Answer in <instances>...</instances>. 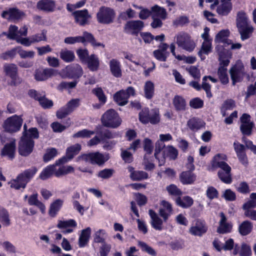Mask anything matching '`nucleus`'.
<instances>
[{
  "instance_id": "6e6552de",
  "label": "nucleus",
  "mask_w": 256,
  "mask_h": 256,
  "mask_svg": "<svg viewBox=\"0 0 256 256\" xmlns=\"http://www.w3.org/2000/svg\"><path fill=\"white\" fill-rule=\"evenodd\" d=\"M176 43L179 47L189 52H192L196 44L191 40L188 34L184 32H180L176 36Z\"/></svg>"
},
{
  "instance_id": "5701e85b",
  "label": "nucleus",
  "mask_w": 256,
  "mask_h": 256,
  "mask_svg": "<svg viewBox=\"0 0 256 256\" xmlns=\"http://www.w3.org/2000/svg\"><path fill=\"white\" fill-rule=\"evenodd\" d=\"M74 18L75 22L80 26H84L88 24L90 16L86 10H76L72 14Z\"/></svg>"
},
{
  "instance_id": "72a5a7b5",
  "label": "nucleus",
  "mask_w": 256,
  "mask_h": 256,
  "mask_svg": "<svg viewBox=\"0 0 256 256\" xmlns=\"http://www.w3.org/2000/svg\"><path fill=\"white\" fill-rule=\"evenodd\" d=\"M229 35L228 30H222L220 31L216 36L215 41L218 43H224V46L229 45L231 44V40L228 39Z\"/></svg>"
},
{
  "instance_id": "473e14b6",
  "label": "nucleus",
  "mask_w": 256,
  "mask_h": 256,
  "mask_svg": "<svg viewBox=\"0 0 256 256\" xmlns=\"http://www.w3.org/2000/svg\"><path fill=\"white\" fill-rule=\"evenodd\" d=\"M192 171L183 172L180 175V180L183 184H188L193 183L196 180V176Z\"/></svg>"
},
{
  "instance_id": "a211bd4d",
  "label": "nucleus",
  "mask_w": 256,
  "mask_h": 256,
  "mask_svg": "<svg viewBox=\"0 0 256 256\" xmlns=\"http://www.w3.org/2000/svg\"><path fill=\"white\" fill-rule=\"evenodd\" d=\"M38 10L46 12H52L56 10V2L54 0H40L36 4Z\"/></svg>"
},
{
  "instance_id": "cd10ccee",
  "label": "nucleus",
  "mask_w": 256,
  "mask_h": 256,
  "mask_svg": "<svg viewBox=\"0 0 256 256\" xmlns=\"http://www.w3.org/2000/svg\"><path fill=\"white\" fill-rule=\"evenodd\" d=\"M239 254L240 256H250L252 254L251 248L250 246L246 243H242L241 245L240 250L238 244H235L233 251L234 255Z\"/></svg>"
},
{
  "instance_id": "49530a36",
  "label": "nucleus",
  "mask_w": 256,
  "mask_h": 256,
  "mask_svg": "<svg viewBox=\"0 0 256 256\" xmlns=\"http://www.w3.org/2000/svg\"><path fill=\"white\" fill-rule=\"evenodd\" d=\"M107 234L104 230H99L94 234V241L96 243L103 244L105 242Z\"/></svg>"
},
{
  "instance_id": "bf43d9fd",
  "label": "nucleus",
  "mask_w": 256,
  "mask_h": 256,
  "mask_svg": "<svg viewBox=\"0 0 256 256\" xmlns=\"http://www.w3.org/2000/svg\"><path fill=\"white\" fill-rule=\"evenodd\" d=\"M186 70L188 72L189 74L192 78L196 80H199L200 78V70L195 66H190L186 68Z\"/></svg>"
},
{
  "instance_id": "4be33fe9",
  "label": "nucleus",
  "mask_w": 256,
  "mask_h": 256,
  "mask_svg": "<svg viewBox=\"0 0 256 256\" xmlns=\"http://www.w3.org/2000/svg\"><path fill=\"white\" fill-rule=\"evenodd\" d=\"M220 220L218 222L217 232L219 234H224L231 232L232 225L227 222V218L223 212L220 213Z\"/></svg>"
},
{
  "instance_id": "7c9ffc66",
  "label": "nucleus",
  "mask_w": 256,
  "mask_h": 256,
  "mask_svg": "<svg viewBox=\"0 0 256 256\" xmlns=\"http://www.w3.org/2000/svg\"><path fill=\"white\" fill-rule=\"evenodd\" d=\"M84 62L86 63L88 68L92 71H96L98 68L99 60L94 54L90 56Z\"/></svg>"
},
{
  "instance_id": "39448f33",
  "label": "nucleus",
  "mask_w": 256,
  "mask_h": 256,
  "mask_svg": "<svg viewBox=\"0 0 256 256\" xmlns=\"http://www.w3.org/2000/svg\"><path fill=\"white\" fill-rule=\"evenodd\" d=\"M101 120L102 124L106 127L116 128L121 124L118 114L112 109L108 110L102 115Z\"/></svg>"
},
{
  "instance_id": "f704fd0d",
  "label": "nucleus",
  "mask_w": 256,
  "mask_h": 256,
  "mask_svg": "<svg viewBox=\"0 0 256 256\" xmlns=\"http://www.w3.org/2000/svg\"><path fill=\"white\" fill-rule=\"evenodd\" d=\"M232 8L230 0H222V4L218 6L216 11L219 14L226 15Z\"/></svg>"
},
{
  "instance_id": "393cba45",
  "label": "nucleus",
  "mask_w": 256,
  "mask_h": 256,
  "mask_svg": "<svg viewBox=\"0 0 256 256\" xmlns=\"http://www.w3.org/2000/svg\"><path fill=\"white\" fill-rule=\"evenodd\" d=\"M161 204L162 207L160 208L159 214L163 218L164 221L166 222L169 216L172 214V205L165 200H162Z\"/></svg>"
},
{
  "instance_id": "e433bc0d",
  "label": "nucleus",
  "mask_w": 256,
  "mask_h": 256,
  "mask_svg": "<svg viewBox=\"0 0 256 256\" xmlns=\"http://www.w3.org/2000/svg\"><path fill=\"white\" fill-rule=\"evenodd\" d=\"M114 100L120 106H124L128 102V95L125 94L124 90L117 92L114 96Z\"/></svg>"
},
{
  "instance_id": "b1692460",
  "label": "nucleus",
  "mask_w": 256,
  "mask_h": 256,
  "mask_svg": "<svg viewBox=\"0 0 256 256\" xmlns=\"http://www.w3.org/2000/svg\"><path fill=\"white\" fill-rule=\"evenodd\" d=\"M128 170L130 173V178L132 180L141 181L148 178V173L142 170H135L132 166H128Z\"/></svg>"
},
{
  "instance_id": "6e6d98bb",
  "label": "nucleus",
  "mask_w": 256,
  "mask_h": 256,
  "mask_svg": "<svg viewBox=\"0 0 256 256\" xmlns=\"http://www.w3.org/2000/svg\"><path fill=\"white\" fill-rule=\"evenodd\" d=\"M100 134L101 136L102 142H104L107 139L114 138L120 136L119 132H112L108 130H106L104 132H100Z\"/></svg>"
},
{
  "instance_id": "2eb2a0df",
  "label": "nucleus",
  "mask_w": 256,
  "mask_h": 256,
  "mask_svg": "<svg viewBox=\"0 0 256 256\" xmlns=\"http://www.w3.org/2000/svg\"><path fill=\"white\" fill-rule=\"evenodd\" d=\"M144 26V22L140 20H131L127 22L124 29L127 32L133 35H137Z\"/></svg>"
},
{
  "instance_id": "423d86ee",
  "label": "nucleus",
  "mask_w": 256,
  "mask_h": 256,
  "mask_svg": "<svg viewBox=\"0 0 256 256\" xmlns=\"http://www.w3.org/2000/svg\"><path fill=\"white\" fill-rule=\"evenodd\" d=\"M78 158L86 162L101 166L106 162L110 157L108 154H102L99 152H95L82 155Z\"/></svg>"
},
{
  "instance_id": "680f3d73",
  "label": "nucleus",
  "mask_w": 256,
  "mask_h": 256,
  "mask_svg": "<svg viewBox=\"0 0 256 256\" xmlns=\"http://www.w3.org/2000/svg\"><path fill=\"white\" fill-rule=\"evenodd\" d=\"M164 152L170 157V159L175 160L178 156V151L172 146H166Z\"/></svg>"
},
{
  "instance_id": "6ab92c4d",
  "label": "nucleus",
  "mask_w": 256,
  "mask_h": 256,
  "mask_svg": "<svg viewBox=\"0 0 256 256\" xmlns=\"http://www.w3.org/2000/svg\"><path fill=\"white\" fill-rule=\"evenodd\" d=\"M234 148L240 162L242 164L246 166L248 164V160L245 152L246 146L238 142H235L234 143Z\"/></svg>"
},
{
  "instance_id": "79ce46f5",
  "label": "nucleus",
  "mask_w": 256,
  "mask_h": 256,
  "mask_svg": "<svg viewBox=\"0 0 256 256\" xmlns=\"http://www.w3.org/2000/svg\"><path fill=\"white\" fill-rule=\"evenodd\" d=\"M176 204L183 208H188L190 207L193 204L194 201L193 200L188 196H186L182 198H180V197H178L176 200Z\"/></svg>"
},
{
  "instance_id": "09e8293b",
  "label": "nucleus",
  "mask_w": 256,
  "mask_h": 256,
  "mask_svg": "<svg viewBox=\"0 0 256 256\" xmlns=\"http://www.w3.org/2000/svg\"><path fill=\"white\" fill-rule=\"evenodd\" d=\"M37 196L38 194H36L30 196L28 200V204L30 205L36 206L42 212H44L45 206L42 202L38 200Z\"/></svg>"
},
{
  "instance_id": "e2e57ef3",
  "label": "nucleus",
  "mask_w": 256,
  "mask_h": 256,
  "mask_svg": "<svg viewBox=\"0 0 256 256\" xmlns=\"http://www.w3.org/2000/svg\"><path fill=\"white\" fill-rule=\"evenodd\" d=\"M235 107L234 102L232 100H226L223 104L221 111L222 113V116H224L226 114V110H232Z\"/></svg>"
},
{
  "instance_id": "aec40b11",
  "label": "nucleus",
  "mask_w": 256,
  "mask_h": 256,
  "mask_svg": "<svg viewBox=\"0 0 256 256\" xmlns=\"http://www.w3.org/2000/svg\"><path fill=\"white\" fill-rule=\"evenodd\" d=\"M58 74V72L52 68H46L44 70H37L35 72L34 77L38 81H43L48 78L55 76Z\"/></svg>"
},
{
  "instance_id": "0eeeda50",
  "label": "nucleus",
  "mask_w": 256,
  "mask_h": 256,
  "mask_svg": "<svg viewBox=\"0 0 256 256\" xmlns=\"http://www.w3.org/2000/svg\"><path fill=\"white\" fill-rule=\"evenodd\" d=\"M139 118L144 124L150 122L153 124H156L160 121L159 111L157 109H153L150 112L148 108H144L140 112Z\"/></svg>"
},
{
  "instance_id": "9b49d317",
  "label": "nucleus",
  "mask_w": 256,
  "mask_h": 256,
  "mask_svg": "<svg viewBox=\"0 0 256 256\" xmlns=\"http://www.w3.org/2000/svg\"><path fill=\"white\" fill-rule=\"evenodd\" d=\"M79 105V99H72L64 106L57 111L56 116L58 118H63L74 111Z\"/></svg>"
},
{
  "instance_id": "3c124183",
  "label": "nucleus",
  "mask_w": 256,
  "mask_h": 256,
  "mask_svg": "<svg viewBox=\"0 0 256 256\" xmlns=\"http://www.w3.org/2000/svg\"><path fill=\"white\" fill-rule=\"evenodd\" d=\"M62 200H57L51 204L48 212L51 216L54 217L56 216L62 206Z\"/></svg>"
},
{
  "instance_id": "338daca9",
  "label": "nucleus",
  "mask_w": 256,
  "mask_h": 256,
  "mask_svg": "<svg viewBox=\"0 0 256 256\" xmlns=\"http://www.w3.org/2000/svg\"><path fill=\"white\" fill-rule=\"evenodd\" d=\"M18 54L22 58H33L34 56L35 52L32 50L26 51L20 47H18Z\"/></svg>"
},
{
  "instance_id": "f3484780",
  "label": "nucleus",
  "mask_w": 256,
  "mask_h": 256,
  "mask_svg": "<svg viewBox=\"0 0 256 256\" xmlns=\"http://www.w3.org/2000/svg\"><path fill=\"white\" fill-rule=\"evenodd\" d=\"M208 230L206 223L202 220H196L194 225L192 226L189 230L190 233L194 236H202Z\"/></svg>"
},
{
  "instance_id": "603ef678",
  "label": "nucleus",
  "mask_w": 256,
  "mask_h": 256,
  "mask_svg": "<svg viewBox=\"0 0 256 256\" xmlns=\"http://www.w3.org/2000/svg\"><path fill=\"white\" fill-rule=\"evenodd\" d=\"M256 207V193H252L250 195V200L244 204L242 206L244 211L248 210H252Z\"/></svg>"
},
{
  "instance_id": "a878e982",
  "label": "nucleus",
  "mask_w": 256,
  "mask_h": 256,
  "mask_svg": "<svg viewBox=\"0 0 256 256\" xmlns=\"http://www.w3.org/2000/svg\"><path fill=\"white\" fill-rule=\"evenodd\" d=\"M148 212L151 218L152 226L156 230H161L162 229V220L153 210H150Z\"/></svg>"
},
{
  "instance_id": "774afa93",
  "label": "nucleus",
  "mask_w": 256,
  "mask_h": 256,
  "mask_svg": "<svg viewBox=\"0 0 256 256\" xmlns=\"http://www.w3.org/2000/svg\"><path fill=\"white\" fill-rule=\"evenodd\" d=\"M114 170L112 169L105 168L100 171L98 174V176L102 179H108L112 176Z\"/></svg>"
},
{
  "instance_id": "864d4df0",
  "label": "nucleus",
  "mask_w": 256,
  "mask_h": 256,
  "mask_svg": "<svg viewBox=\"0 0 256 256\" xmlns=\"http://www.w3.org/2000/svg\"><path fill=\"white\" fill-rule=\"evenodd\" d=\"M70 71L72 74H70L68 76L70 78H78L80 77L83 74L82 69L78 64H76L72 67Z\"/></svg>"
},
{
  "instance_id": "7ed1b4c3",
  "label": "nucleus",
  "mask_w": 256,
  "mask_h": 256,
  "mask_svg": "<svg viewBox=\"0 0 256 256\" xmlns=\"http://www.w3.org/2000/svg\"><path fill=\"white\" fill-rule=\"evenodd\" d=\"M222 46H218L216 48L218 51V60L220 61V67L218 69V74L221 82L224 84H226L229 82L226 67L228 65L230 61L228 58L224 56V53L222 52L223 50Z\"/></svg>"
},
{
  "instance_id": "a18cd8bd",
  "label": "nucleus",
  "mask_w": 256,
  "mask_h": 256,
  "mask_svg": "<svg viewBox=\"0 0 256 256\" xmlns=\"http://www.w3.org/2000/svg\"><path fill=\"white\" fill-rule=\"evenodd\" d=\"M60 56L64 61L67 62L73 61L74 58V52L68 50H62L60 53Z\"/></svg>"
},
{
  "instance_id": "5fc2aeb1",
  "label": "nucleus",
  "mask_w": 256,
  "mask_h": 256,
  "mask_svg": "<svg viewBox=\"0 0 256 256\" xmlns=\"http://www.w3.org/2000/svg\"><path fill=\"white\" fill-rule=\"evenodd\" d=\"M187 125L192 130H197L202 126V122L196 118H192L188 120Z\"/></svg>"
},
{
  "instance_id": "69168bd1",
  "label": "nucleus",
  "mask_w": 256,
  "mask_h": 256,
  "mask_svg": "<svg viewBox=\"0 0 256 256\" xmlns=\"http://www.w3.org/2000/svg\"><path fill=\"white\" fill-rule=\"evenodd\" d=\"M19 37L18 35V27L11 25L8 29V38L10 40H16Z\"/></svg>"
},
{
  "instance_id": "ddd939ff",
  "label": "nucleus",
  "mask_w": 256,
  "mask_h": 256,
  "mask_svg": "<svg viewBox=\"0 0 256 256\" xmlns=\"http://www.w3.org/2000/svg\"><path fill=\"white\" fill-rule=\"evenodd\" d=\"M230 74L232 84L235 85L236 83L240 82L243 80L244 76V68L241 65H236L230 68Z\"/></svg>"
},
{
  "instance_id": "4468645a",
  "label": "nucleus",
  "mask_w": 256,
  "mask_h": 256,
  "mask_svg": "<svg viewBox=\"0 0 256 256\" xmlns=\"http://www.w3.org/2000/svg\"><path fill=\"white\" fill-rule=\"evenodd\" d=\"M4 72L5 74L10 76L12 79V84H16L18 79V68L16 64H5L3 67Z\"/></svg>"
},
{
  "instance_id": "c9c22d12",
  "label": "nucleus",
  "mask_w": 256,
  "mask_h": 256,
  "mask_svg": "<svg viewBox=\"0 0 256 256\" xmlns=\"http://www.w3.org/2000/svg\"><path fill=\"white\" fill-rule=\"evenodd\" d=\"M144 90L145 98L148 100L151 99L154 94V84L152 81H146L144 84Z\"/></svg>"
},
{
  "instance_id": "58836bf2",
  "label": "nucleus",
  "mask_w": 256,
  "mask_h": 256,
  "mask_svg": "<svg viewBox=\"0 0 256 256\" xmlns=\"http://www.w3.org/2000/svg\"><path fill=\"white\" fill-rule=\"evenodd\" d=\"M252 229V224L248 220L243 222L238 227V232L242 236L248 234Z\"/></svg>"
},
{
  "instance_id": "de8ad7c7",
  "label": "nucleus",
  "mask_w": 256,
  "mask_h": 256,
  "mask_svg": "<svg viewBox=\"0 0 256 256\" xmlns=\"http://www.w3.org/2000/svg\"><path fill=\"white\" fill-rule=\"evenodd\" d=\"M80 150L81 146L78 144H76L67 148L66 156H68L69 159H72L74 156L78 154Z\"/></svg>"
},
{
  "instance_id": "4c0bfd02",
  "label": "nucleus",
  "mask_w": 256,
  "mask_h": 256,
  "mask_svg": "<svg viewBox=\"0 0 256 256\" xmlns=\"http://www.w3.org/2000/svg\"><path fill=\"white\" fill-rule=\"evenodd\" d=\"M173 104L178 111H184L186 109V102L182 96H176L173 100Z\"/></svg>"
},
{
  "instance_id": "052dcab7",
  "label": "nucleus",
  "mask_w": 256,
  "mask_h": 256,
  "mask_svg": "<svg viewBox=\"0 0 256 256\" xmlns=\"http://www.w3.org/2000/svg\"><path fill=\"white\" fill-rule=\"evenodd\" d=\"M18 47L14 48L10 50L0 54V58L3 60H7L8 58H13L18 53Z\"/></svg>"
},
{
  "instance_id": "20e7f679",
  "label": "nucleus",
  "mask_w": 256,
  "mask_h": 256,
  "mask_svg": "<svg viewBox=\"0 0 256 256\" xmlns=\"http://www.w3.org/2000/svg\"><path fill=\"white\" fill-rule=\"evenodd\" d=\"M22 122L21 116L15 114L7 118L4 122L2 126L6 132L14 133L20 130Z\"/></svg>"
},
{
  "instance_id": "bb28decb",
  "label": "nucleus",
  "mask_w": 256,
  "mask_h": 256,
  "mask_svg": "<svg viewBox=\"0 0 256 256\" xmlns=\"http://www.w3.org/2000/svg\"><path fill=\"white\" fill-rule=\"evenodd\" d=\"M110 70L112 74L116 78L122 76V70L120 62L114 58L112 59L110 61Z\"/></svg>"
},
{
  "instance_id": "13d9d810",
  "label": "nucleus",
  "mask_w": 256,
  "mask_h": 256,
  "mask_svg": "<svg viewBox=\"0 0 256 256\" xmlns=\"http://www.w3.org/2000/svg\"><path fill=\"white\" fill-rule=\"evenodd\" d=\"M46 31L42 30L40 33L32 35L30 36L32 44L41 41L46 40Z\"/></svg>"
},
{
  "instance_id": "ea45409f",
  "label": "nucleus",
  "mask_w": 256,
  "mask_h": 256,
  "mask_svg": "<svg viewBox=\"0 0 256 256\" xmlns=\"http://www.w3.org/2000/svg\"><path fill=\"white\" fill-rule=\"evenodd\" d=\"M212 44L211 40L204 41L202 44L201 49L198 52V55L202 60H204L205 58L203 56V54H208L211 51Z\"/></svg>"
},
{
  "instance_id": "412c9836",
  "label": "nucleus",
  "mask_w": 256,
  "mask_h": 256,
  "mask_svg": "<svg viewBox=\"0 0 256 256\" xmlns=\"http://www.w3.org/2000/svg\"><path fill=\"white\" fill-rule=\"evenodd\" d=\"M16 150V140L11 138L8 140V142L6 144L2 150L1 154L2 156H7L10 159H13L14 157Z\"/></svg>"
},
{
  "instance_id": "f03ea898",
  "label": "nucleus",
  "mask_w": 256,
  "mask_h": 256,
  "mask_svg": "<svg viewBox=\"0 0 256 256\" xmlns=\"http://www.w3.org/2000/svg\"><path fill=\"white\" fill-rule=\"evenodd\" d=\"M36 168L34 167L26 170L19 174L16 179L12 180L9 184L11 188L16 190L20 188H24L26 184L30 180L37 172Z\"/></svg>"
},
{
  "instance_id": "dca6fc26",
  "label": "nucleus",
  "mask_w": 256,
  "mask_h": 256,
  "mask_svg": "<svg viewBox=\"0 0 256 256\" xmlns=\"http://www.w3.org/2000/svg\"><path fill=\"white\" fill-rule=\"evenodd\" d=\"M227 158L226 156L223 154H218L214 157L212 166L213 168H218L220 170L226 171V170H231L230 167L224 162Z\"/></svg>"
},
{
  "instance_id": "4d7b16f0",
  "label": "nucleus",
  "mask_w": 256,
  "mask_h": 256,
  "mask_svg": "<svg viewBox=\"0 0 256 256\" xmlns=\"http://www.w3.org/2000/svg\"><path fill=\"white\" fill-rule=\"evenodd\" d=\"M95 132L92 130H90L87 129H84L82 130L78 131L73 135V138H89L92 136L94 135Z\"/></svg>"
},
{
  "instance_id": "9d476101",
  "label": "nucleus",
  "mask_w": 256,
  "mask_h": 256,
  "mask_svg": "<svg viewBox=\"0 0 256 256\" xmlns=\"http://www.w3.org/2000/svg\"><path fill=\"white\" fill-rule=\"evenodd\" d=\"M34 146L33 140H31L27 134H23L19 142V154L22 156H28L32 152Z\"/></svg>"
},
{
  "instance_id": "c85d7f7f",
  "label": "nucleus",
  "mask_w": 256,
  "mask_h": 256,
  "mask_svg": "<svg viewBox=\"0 0 256 256\" xmlns=\"http://www.w3.org/2000/svg\"><path fill=\"white\" fill-rule=\"evenodd\" d=\"M82 40L81 41L82 43L85 44L86 42H90L92 46H102V48L104 47V45L103 44L96 42V39L94 38V36L88 32H84L83 33V36H82Z\"/></svg>"
},
{
  "instance_id": "37998d69",
  "label": "nucleus",
  "mask_w": 256,
  "mask_h": 256,
  "mask_svg": "<svg viewBox=\"0 0 256 256\" xmlns=\"http://www.w3.org/2000/svg\"><path fill=\"white\" fill-rule=\"evenodd\" d=\"M55 165H50L46 167L40 173L39 178L42 180H46L54 174Z\"/></svg>"
},
{
  "instance_id": "a19ab883",
  "label": "nucleus",
  "mask_w": 256,
  "mask_h": 256,
  "mask_svg": "<svg viewBox=\"0 0 256 256\" xmlns=\"http://www.w3.org/2000/svg\"><path fill=\"white\" fill-rule=\"evenodd\" d=\"M74 168L70 166H62L56 170L55 168L54 175L56 177H60L67 174L74 172Z\"/></svg>"
},
{
  "instance_id": "2f4dec72",
  "label": "nucleus",
  "mask_w": 256,
  "mask_h": 256,
  "mask_svg": "<svg viewBox=\"0 0 256 256\" xmlns=\"http://www.w3.org/2000/svg\"><path fill=\"white\" fill-rule=\"evenodd\" d=\"M91 234V229L90 227L82 230L78 239V245L80 248L84 247L87 244Z\"/></svg>"
},
{
  "instance_id": "8fccbe9b",
  "label": "nucleus",
  "mask_w": 256,
  "mask_h": 256,
  "mask_svg": "<svg viewBox=\"0 0 256 256\" xmlns=\"http://www.w3.org/2000/svg\"><path fill=\"white\" fill-rule=\"evenodd\" d=\"M0 222L6 226H8L10 224L8 212L2 207H0Z\"/></svg>"
},
{
  "instance_id": "0e129e2a",
  "label": "nucleus",
  "mask_w": 256,
  "mask_h": 256,
  "mask_svg": "<svg viewBox=\"0 0 256 256\" xmlns=\"http://www.w3.org/2000/svg\"><path fill=\"white\" fill-rule=\"evenodd\" d=\"M138 246L140 247L142 250L147 252L149 254L153 256H156V251L152 247L148 246L146 242L138 241Z\"/></svg>"
},
{
  "instance_id": "c756f323",
  "label": "nucleus",
  "mask_w": 256,
  "mask_h": 256,
  "mask_svg": "<svg viewBox=\"0 0 256 256\" xmlns=\"http://www.w3.org/2000/svg\"><path fill=\"white\" fill-rule=\"evenodd\" d=\"M151 15L152 18H160L165 20L166 18V10L158 5H155L151 8Z\"/></svg>"
},
{
  "instance_id": "c03bdc74",
  "label": "nucleus",
  "mask_w": 256,
  "mask_h": 256,
  "mask_svg": "<svg viewBox=\"0 0 256 256\" xmlns=\"http://www.w3.org/2000/svg\"><path fill=\"white\" fill-rule=\"evenodd\" d=\"M230 171L231 170H226L224 172L222 170H219L218 172V176L224 183L230 184L232 181Z\"/></svg>"
},
{
  "instance_id": "f8f14e48",
  "label": "nucleus",
  "mask_w": 256,
  "mask_h": 256,
  "mask_svg": "<svg viewBox=\"0 0 256 256\" xmlns=\"http://www.w3.org/2000/svg\"><path fill=\"white\" fill-rule=\"evenodd\" d=\"M1 16L4 18L15 22L22 18L24 14L16 8H10L3 11Z\"/></svg>"
},
{
  "instance_id": "1a4fd4ad",
  "label": "nucleus",
  "mask_w": 256,
  "mask_h": 256,
  "mask_svg": "<svg viewBox=\"0 0 256 256\" xmlns=\"http://www.w3.org/2000/svg\"><path fill=\"white\" fill-rule=\"evenodd\" d=\"M116 14L110 8L102 6L96 14L98 21L102 24H110L114 22Z\"/></svg>"
},
{
  "instance_id": "f257e3e1",
  "label": "nucleus",
  "mask_w": 256,
  "mask_h": 256,
  "mask_svg": "<svg viewBox=\"0 0 256 256\" xmlns=\"http://www.w3.org/2000/svg\"><path fill=\"white\" fill-rule=\"evenodd\" d=\"M236 24L242 40L250 37L253 32V28L248 24V18L245 12H239L237 14Z\"/></svg>"
}]
</instances>
